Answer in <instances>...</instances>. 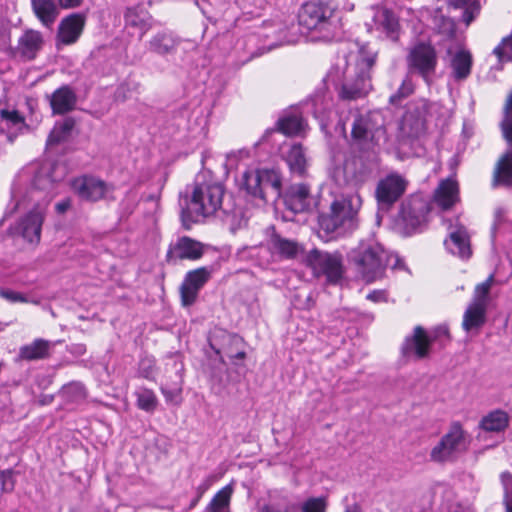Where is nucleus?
<instances>
[{"label":"nucleus","mask_w":512,"mask_h":512,"mask_svg":"<svg viewBox=\"0 0 512 512\" xmlns=\"http://www.w3.org/2000/svg\"><path fill=\"white\" fill-rule=\"evenodd\" d=\"M449 336L448 328L445 326H440L435 330V338L439 336Z\"/></svg>","instance_id":"obj_59"},{"label":"nucleus","mask_w":512,"mask_h":512,"mask_svg":"<svg viewBox=\"0 0 512 512\" xmlns=\"http://www.w3.org/2000/svg\"><path fill=\"white\" fill-rule=\"evenodd\" d=\"M247 220L243 218L242 212L240 210H234L231 215V229L235 231L237 228H240L246 225Z\"/></svg>","instance_id":"obj_52"},{"label":"nucleus","mask_w":512,"mask_h":512,"mask_svg":"<svg viewBox=\"0 0 512 512\" xmlns=\"http://www.w3.org/2000/svg\"><path fill=\"white\" fill-rule=\"evenodd\" d=\"M26 127L24 117L14 109L0 110V134L6 135L8 141H13Z\"/></svg>","instance_id":"obj_21"},{"label":"nucleus","mask_w":512,"mask_h":512,"mask_svg":"<svg viewBox=\"0 0 512 512\" xmlns=\"http://www.w3.org/2000/svg\"><path fill=\"white\" fill-rule=\"evenodd\" d=\"M241 186L247 193L262 199L261 178L259 170H248L242 175Z\"/></svg>","instance_id":"obj_41"},{"label":"nucleus","mask_w":512,"mask_h":512,"mask_svg":"<svg viewBox=\"0 0 512 512\" xmlns=\"http://www.w3.org/2000/svg\"><path fill=\"white\" fill-rule=\"evenodd\" d=\"M75 126V121L72 118H65L62 121L56 122L51 130L47 139V148L51 149L53 146L59 145L68 140L71 132Z\"/></svg>","instance_id":"obj_33"},{"label":"nucleus","mask_w":512,"mask_h":512,"mask_svg":"<svg viewBox=\"0 0 512 512\" xmlns=\"http://www.w3.org/2000/svg\"><path fill=\"white\" fill-rule=\"evenodd\" d=\"M297 505L287 497H281L278 501H271L259 507L258 512H297Z\"/></svg>","instance_id":"obj_44"},{"label":"nucleus","mask_w":512,"mask_h":512,"mask_svg":"<svg viewBox=\"0 0 512 512\" xmlns=\"http://www.w3.org/2000/svg\"><path fill=\"white\" fill-rule=\"evenodd\" d=\"M268 248L273 255L284 259L295 258L301 250L300 245L290 239L273 234L268 241Z\"/></svg>","instance_id":"obj_28"},{"label":"nucleus","mask_w":512,"mask_h":512,"mask_svg":"<svg viewBox=\"0 0 512 512\" xmlns=\"http://www.w3.org/2000/svg\"><path fill=\"white\" fill-rule=\"evenodd\" d=\"M72 188L80 199L92 202L105 198L113 191L112 185L92 176H83L74 179Z\"/></svg>","instance_id":"obj_15"},{"label":"nucleus","mask_w":512,"mask_h":512,"mask_svg":"<svg viewBox=\"0 0 512 512\" xmlns=\"http://www.w3.org/2000/svg\"><path fill=\"white\" fill-rule=\"evenodd\" d=\"M428 112V102L420 99L407 107L403 115L400 129L404 136L418 137L425 130V117Z\"/></svg>","instance_id":"obj_14"},{"label":"nucleus","mask_w":512,"mask_h":512,"mask_svg":"<svg viewBox=\"0 0 512 512\" xmlns=\"http://www.w3.org/2000/svg\"><path fill=\"white\" fill-rule=\"evenodd\" d=\"M211 274L212 270L208 267H201L186 274L180 287L183 306H190L196 301L200 289L211 278Z\"/></svg>","instance_id":"obj_18"},{"label":"nucleus","mask_w":512,"mask_h":512,"mask_svg":"<svg viewBox=\"0 0 512 512\" xmlns=\"http://www.w3.org/2000/svg\"><path fill=\"white\" fill-rule=\"evenodd\" d=\"M77 352L82 353L84 351V347L82 345L77 346Z\"/></svg>","instance_id":"obj_64"},{"label":"nucleus","mask_w":512,"mask_h":512,"mask_svg":"<svg viewBox=\"0 0 512 512\" xmlns=\"http://www.w3.org/2000/svg\"><path fill=\"white\" fill-rule=\"evenodd\" d=\"M229 357L231 359H244L245 358V352L244 351H240V352H237L235 355H229Z\"/></svg>","instance_id":"obj_61"},{"label":"nucleus","mask_w":512,"mask_h":512,"mask_svg":"<svg viewBox=\"0 0 512 512\" xmlns=\"http://www.w3.org/2000/svg\"><path fill=\"white\" fill-rule=\"evenodd\" d=\"M181 387L180 386H177V387H173L171 389L165 387V386H162L161 387V392L163 393L165 399L167 402L169 403H172L174 405H179L180 402H181Z\"/></svg>","instance_id":"obj_48"},{"label":"nucleus","mask_w":512,"mask_h":512,"mask_svg":"<svg viewBox=\"0 0 512 512\" xmlns=\"http://www.w3.org/2000/svg\"><path fill=\"white\" fill-rule=\"evenodd\" d=\"M200 499L201 497H199V495L197 494L196 497L191 501L189 508L193 509L198 504Z\"/></svg>","instance_id":"obj_62"},{"label":"nucleus","mask_w":512,"mask_h":512,"mask_svg":"<svg viewBox=\"0 0 512 512\" xmlns=\"http://www.w3.org/2000/svg\"><path fill=\"white\" fill-rule=\"evenodd\" d=\"M83 0H58L59 5L64 9L78 7Z\"/></svg>","instance_id":"obj_54"},{"label":"nucleus","mask_w":512,"mask_h":512,"mask_svg":"<svg viewBox=\"0 0 512 512\" xmlns=\"http://www.w3.org/2000/svg\"><path fill=\"white\" fill-rule=\"evenodd\" d=\"M1 490L3 492H11L14 489L15 481L13 479L12 470H0Z\"/></svg>","instance_id":"obj_49"},{"label":"nucleus","mask_w":512,"mask_h":512,"mask_svg":"<svg viewBox=\"0 0 512 512\" xmlns=\"http://www.w3.org/2000/svg\"><path fill=\"white\" fill-rule=\"evenodd\" d=\"M84 23L85 19L80 14H72L64 18L59 25V40L65 45L76 42L82 33Z\"/></svg>","instance_id":"obj_23"},{"label":"nucleus","mask_w":512,"mask_h":512,"mask_svg":"<svg viewBox=\"0 0 512 512\" xmlns=\"http://www.w3.org/2000/svg\"><path fill=\"white\" fill-rule=\"evenodd\" d=\"M472 56L466 50L458 51L451 60L453 77L456 80H464L471 73Z\"/></svg>","instance_id":"obj_36"},{"label":"nucleus","mask_w":512,"mask_h":512,"mask_svg":"<svg viewBox=\"0 0 512 512\" xmlns=\"http://www.w3.org/2000/svg\"><path fill=\"white\" fill-rule=\"evenodd\" d=\"M31 6L43 26L50 28L54 24L59 14L54 0H31Z\"/></svg>","instance_id":"obj_30"},{"label":"nucleus","mask_w":512,"mask_h":512,"mask_svg":"<svg viewBox=\"0 0 512 512\" xmlns=\"http://www.w3.org/2000/svg\"><path fill=\"white\" fill-rule=\"evenodd\" d=\"M406 61L410 73H417L430 84L438 63L436 50L431 44L419 42L414 45L409 50Z\"/></svg>","instance_id":"obj_10"},{"label":"nucleus","mask_w":512,"mask_h":512,"mask_svg":"<svg viewBox=\"0 0 512 512\" xmlns=\"http://www.w3.org/2000/svg\"><path fill=\"white\" fill-rule=\"evenodd\" d=\"M430 207L427 201L415 196L404 202L398 217V225L407 234L422 229L428 222Z\"/></svg>","instance_id":"obj_11"},{"label":"nucleus","mask_w":512,"mask_h":512,"mask_svg":"<svg viewBox=\"0 0 512 512\" xmlns=\"http://www.w3.org/2000/svg\"><path fill=\"white\" fill-rule=\"evenodd\" d=\"M203 255V244L190 237L183 236L170 247L167 258L196 260Z\"/></svg>","instance_id":"obj_20"},{"label":"nucleus","mask_w":512,"mask_h":512,"mask_svg":"<svg viewBox=\"0 0 512 512\" xmlns=\"http://www.w3.org/2000/svg\"><path fill=\"white\" fill-rule=\"evenodd\" d=\"M415 90V84L409 76H406L402 81L398 90L389 97V103L397 105L405 98L413 94Z\"/></svg>","instance_id":"obj_45"},{"label":"nucleus","mask_w":512,"mask_h":512,"mask_svg":"<svg viewBox=\"0 0 512 512\" xmlns=\"http://www.w3.org/2000/svg\"><path fill=\"white\" fill-rule=\"evenodd\" d=\"M376 27L393 42H397L400 36V25L393 12L382 9L374 16Z\"/></svg>","instance_id":"obj_27"},{"label":"nucleus","mask_w":512,"mask_h":512,"mask_svg":"<svg viewBox=\"0 0 512 512\" xmlns=\"http://www.w3.org/2000/svg\"><path fill=\"white\" fill-rule=\"evenodd\" d=\"M64 390L66 392L75 391L80 396L84 395V388H83V386L80 383H71V384L67 385L66 387H64Z\"/></svg>","instance_id":"obj_56"},{"label":"nucleus","mask_w":512,"mask_h":512,"mask_svg":"<svg viewBox=\"0 0 512 512\" xmlns=\"http://www.w3.org/2000/svg\"><path fill=\"white\" fill-rule=\"evenodd\" d=\"M407 181L398 174H389L381 179L376 187L375 196L381 206H391L405 192Z\"/></svg>","instance_id":"obj_17"},{"label":"nucleus","mask_w":512,"mask_h":512,"mask_svg":"<svg viewBox=\"0 0 512 512\" xmlns=\"http://www.w3.org/2000/svg\"><path fill=\"white\" fill-rule=\"evenodd\" d=\"M367 299L374 301V302L383 301V300H385V293H384V291L376 290V291L369 293L367 295Z\"/></svg>","instance_id":"obj_55"},{"label":"nucleus","mask_w":512,"mask_h":512,"mask_svg":"<svg viewBox=\"0 0 512 512\" xmlns=\"http://www.w3.org/2000/svg\"><path fill=\"white\" fill-rule=\"evenodd\" d=\"M70 205H71L70 200L67 199V200H63V201L57 203L55 208L58 213L62 214V213H65L69 209Z\"/></svg>","instance_id":"obj_57"},{"label":"nucleus","mask_w":512,"mask_h":512,"mask_svg":"<svg viewBox=\"0 0 512 512\" xmlns=\"http://www.w3.org/2000/svg\"><path fill=\"white\" fill-rule=\"evenodd\" d=\"M216 481V477L214 475L207 476L201 484L196 488V494L199 495V497H202L204 493L213 485V483Z\"/></svg>","instance_id":"obj_53"},{"label":"nucleus","mask_w":512,"mask_h":512,"mask_svg":"<svg viewBox=\"0 0 512 512\" xmlns=\"http://www.w3.org/2000/svg\"><path fill=\"white\" fill-rule=\"evenodd\" d=\"M278 129L287 136H296L303 133L306 129V123L297 111H291L279 118Z\"/></svg>","instance_id":"obj_32"},{"label":"nucleus","mask_w":512,"mask_h":512,"mask_svg":"<svg viewBox=\"0 0 512 512\" xmlns=\"http://www.w3.org/2000/svg\"><path fill=\"white\" fill-rule=\"evenodd\" d=\"M344 512H364V511L359 504L354 503L352 505L347 506Z\"/></svg>","instance_id":"obj_60"},{"label":"nucleus","mask_w":512,"mask_h":512,"mask_svg":"<svg viewBox=\"0 0 512 512\" xmlns=\"http://www.w3.org/2000/svg\"><path fill=\"white\" fill-rule=\"evenodd\" d=\"M51 342L44 339H35L32 343L24 345L19 350V359L34 361L46 359L50 355Z\"/></svg>","instance_id":"obj_31"},{"label":"nucleus","mask_w":512,"mask_h":512,"mask_svg":"<svg viewBox=\"0 0 512 512\" xmlns=\"http://www.w3.org/2000/svg\"><path fill=\"white\" fill-rule=\"evenodd\" d=\"M284 203L294 213L309 211L317 205L306 184L291 185L285 194Z\"/></svg>","instance_id":"obj_19"},{"label":"nucleus","mask_w":512,"mask_h":512,"mask_svg":"<svg viewBox=\"0 0 512 512\" xmlns=\"http://www.w3.org/2000/svg\"><path fill=\"white\" fill-rule=\"evenodd\" d=\"M262 199L266 198L268 191L275 196H279L281 192V177L278 171L273 169H260Z\"/></svg>","instance_id":"obj_37"},{"label":"nucleus","mask_w":512,"mask_h":512,"mask_svg":"<svg viewBox=\"0 0 512 512\" xmlns=\"http://www.w3.org/2000/svg\"><path fill=\"white\" fill-rule=\"evenodd\" d=\"M10 29L0 20V49H5L10 45Z\"/></svg>","instance_id":"obj_51"},{"label":"nucleus","mask_w":512,"mask_h":512,"mask_svg":"<svg viewBox=\"0 0 512 512\" xmlns=\"http://www.w3.org/2000/svg\"><path fill=\"white\" fill-rule=\"evenodd\" d=\"M377 52L362 47L357 54L339 58L328 74L339 96L354 100L365 96L371 89V70L375 65Z\"/></svg>","instance_id":"obj_1"},{"label":"nucleus","mask_w":512,"mask_h":512,"mask_svg":"<svg viewBox=\"0 0 512 512\" xmlns=\"http://www.w3.org/2000/svg\"><path fill=\"white\" fill-rule=\"evenodd\" d=\"M305 262L312 268L315 275H325L331 283L338 282L342 277L343 267L341 259L337 255L313 249L307 254Z\"/></svg>","instance_id":"obj_12"},{"label":"nucleus","mask_w":512,"mask_h":512,"mask_svg":"<svg viewBox=\"0 0 512 512\" xmlns=\"http://www.w3.org/2000/svg\"><path fill=\"white\" fill-rule=\"evenodd\" d=\"M77 97L72 88L65 85L50 96V105L54 114H64L74 109Z\"/></svg>","instance_id":"obj_25"},{"label":"nucleus","mask_w":512,"mask_h":512,"mask_svg":"<svg viewBox=\"0 0 512 512\" xmlns=\"http://www.w3.org/2000/svg\"><path fill=\"white\" fill-rule=\"evenodd\" d=\"M0 296L12 303H16V302L27 303L28 302V299L22 293H19L17 291H13V290H9V289H1Z\"/></svg>","instance_id":"obj_50"},{"label":"nucleus","mask_w":512,"mask_h":512,"mask_svg":"<svg viewBox=\"0 0 512 512\" xmlns=\"http://www.w3.org/2000/svg\"><path fill=\"white\" fill-rule=\"evenodd\" d=\"M468 448L466 432L459 422L451 424L447 433L432 448L430 459L436 463L453 461L460 453Z\"/></svg>","instance_id":"obj_8"},{"label":"nucleus","mask_w":512,"mask_h":512,"mask_svg":"<svg viewBox=\"0 0 512 512\" xmlns=\"http://www.w3.org/2000/svg\"><path fill=\"white\" fill-rule=\"evenodd\" d=\"M434 26L439 34H442L447 38H452L455 34V22L453 19L442 14H437L434 16Z\"/></svg>","instance_id":"obj_46"},{"label":"nucleus","mask_w":512,"mask_h":512,"mask_svg":"<svg viewBox=\"0 0 512 512\" xmlns=\"http://www.w3.org/2000/svg\"><path fill=\"white\" fill-rule=\"evenodd\" d=\"M44 39L41 32L34 29H26L18 39L17 52L21 57L32 60L42 49Z\"/></svg>","instance_id":"obj_22"},{"label":"nucleus","mask_w":512,"mask_h":512,"mask_svg":"<svg viewBox=\"0 0 512 512\" xmlns=\"http://www.w3.org/2000/svg\"><path fill=\"white\" fill-rule=\"evenodd\" d=\"M233 494V485L228 484L219 490L208 506L206 512H230V501Z\"/></svg>","instance_id":"obj_38"},{"label":"nucleus","mask_w":512,"mask_h":512,"mask_svg":"<svg viewBox=\"0 0 512 512\" xmlns=\"http://www.w3.org/2000/svg\"><path fill=\"white\" fill-rule=\"evenodd\" d=\"M434 201L443 210H448L459 201V188L455 180L440 182L434 193Z\"/></svg>","instance_id":"obj_24"},{"label":"nucleus","mask_w":512,"mask_h":512,"mask_svg":"<svg viewBox=\"0 0 512 512\" xmlns=\"http://www.w3.org/2000/svg\"><path fill=\"white\" fill-rule=\"evenodd\" d=\"M181 39L171 31H162L155 34L149 41V50L164 56L172 54L180 45Z\"/></svg>","instance_id":"obj_26"},{"label":"nucleus","mask_w":512,"mask_h":512,"mask_svg":"<svg viewBox=\"0 0 512 512\" xmlns=\"http://www.w3.org/2000/svg\"><path fill=\"white\" fill-rule=\"evenodd\" d=\"M66 174V168L55 162L45 161L41 164L34 178L35 189L31 191V198L39 200L40 190L46 191L42 202H37L34 208L19 222L17 229L20 235L31 244H38L41 238V229L46 208L53 198L54 184L61 181Z\"/></svg>","instance_id":"obj_2"},{"label":"nucleus","mask_w":512,"mask_h":512,"mask_svg":"<svg viewBox=\"0 0 512 512\" xmlns=\"http://www.w3.org/2000/svg\"><path fill=\"white\" fill-rule=\"evenodd\" d=\"M351 136L362 149H373L386 139V130L380 112L356 114L352 123Z\"/></svg>","instance_id":"obj_5"},{"label":"nucleus","mask_w":512,"mask_h":512,"mask_svg":"<svg viewBox=\"0 0 512 512\" xmlns=\"http://www.w3.org/2000/svg\"><path fill=\"white\" fill-rule=\"evenodd\" d=\"M493 182L494 185H512V149L508 150L497 162Z\"/></svg>","instance_id":"obj_34"},{"label":"nucleus","mask_w":512,"mask_h":512,"mask_svg":"<svg viewBox=\"0 0 512 512\" xmlns=\"http://www.w3.org/2000/svg\"><path fill=\"white\" fill-rule=\"evenodd\" d=\"M332 10L319 3H305L298 15L299 25L307 31L319 33V39L330 41L335 37V25L332 22Z\"/></svg>","instance_id":"obj_7"},{"label":"nucleus","mask_w":512,"mask_h":512,"mask_svg":"<svg viewBox=\"0 0 512 512\" xmlns=\"http://www.w3.org/2000/svg\"><path fill=\"white\" fill-rule=\"evenodd\" d=\"M224 187L216 181H201L197 178L188 206L189 220L197 222L215 214L221 207L224 196Z\"/></svg>","instance_id":"obj_4"},{"label":"nucleus","mask_w":512,"mask_h":512,"mask_svg":"<svg viewBox=\"0 0 512 512\" xmlns=\"http://www.w3.org/2000/svg\"><path fill=\"white\" fill-rule=\"evenodd\" d=\"M361 202L362 200L359 195L349 199H335L330 205L329 212L319 216L321 229L330 234L340 229L351 228Z\"/></svg>","instance_id":"obj_6"},{"label":"nucleus","mask_w":512,"mask_h":512,"mask_svg":"<svg viewBox=\"0 0 512 512\" xmlns=\"http://www.w3.org/2000/svg\"><path fill=\"white\" fill-rule=\"evenodd\" d=\"M449 7L464 9L463 22L468 26L480 13L481 5L478 0H447Z\"/></svg>","instance_id":"obj_40"},{"label":"nucleus","mask_w":512,"mask_h":512,"mask_svg":"<svg viewBox=\"0 0 512 512\" xmlns=\"http://www.w3.org/2000/svg\"><path fill=\"white\" fill-rule=\"evenodd\" d=\"M506 511L512 512V501H509V500L506 501Z\"/></svg>","instance_id":"obj_63"},{"label":"nucleus","mask_w":512,"mask_h":512,"mask_svg":"<svg viewBox=\"0 0 512 512\" xmlns=\"http://www.w3.org/2000/svg\"><path fill=\"white\" fill-rule=\"evenodd\" d=\"M501 479H502V482H503L506 490L508 489V487L510 485L512 486V475L510 473H508V472L502 473Z\"/></svg>","instance_id":"obj_58"},{"label":"nucleus","mask_w":512,"mask_h":512,"mask_svg":"<svg viewBox=\"0 0 512 512\" xmlns=\"http://www.w3.org/2000/svg\"><path fill=\"white\" fill-rule=\"evenodd\" d=\"M327 500L325 497H311L301 505V512H326Z\"/></svg>","instance_id":"obj_47"},{"label":"nucleus","mask_w":512,"mask_h":512,"mask_svg":"<svg viewBox=\"0 0 512 512\" xmlns=\"http://www.w3.org/2000/svg\"><path fill=\"white\" fill-rule=\"evenodd\" d=\"M124 19L127 26L142 30L141 36H143L151 27L149 23L150 17L142 8H128L125 12Z\"/></svg>","instance_id":"obj_39"},{"label":"nucleus","mask_w":512,"mask_h":512,"mask_svg":"<svg viewBox=\"0 0 512 512\" xmlns=\"http://www.w3.org/2000/svg\"><path fill=\"white\" fill-rule=\"evenodd\" d=\"M493 283L494 276L490 275L484 282L475 287L473 299L463 315L462 328L465 331H478L485 324L488 295Z\"/></svg>","instance_id":"obj_9"},{"label":"nucleus","mask_w":512,"mask_h":512,"mask_svg":"<svg viewBox=\"0 0 512 512\" xmlns=\"http://www.w3.org/2000/svg\"><path fill=\"white\" fill-rule=\"evenodd\" d=\"M503 119L500 123L501 131L504 139L512 144V91L508 94L504 107Z\"/></svg>","instance_id":"obj_42"},{"label":"nucleus","mask_w":512,"mask_h":512,"mask_svg":"<svg viewBox=\"0 0 512 512\" xmlns=\"http://www.w3.org/2000/svg\"><path fill=\"white\" fill-rule=\"evenodd\" d=\"M137 396V405L140 409L146 412H153L158 404L157 397L155 393L146 388L139 389L136 392Z\"/></svg>","instance_id":"obj_43"},{"label":"nucleus","mask_w":512,"mask_h":512,"mask_svg":"<svg viewBox=\"0 0 512 512\" xmlns=\"http://www.w3.org/2000/svg\"><path fill=\"white\" fill-rule=\"evenodd\" d=\"M284 159L292 174L304 176L308 168V159L301 144L295 143L285 153Z\"/></svg>","instance_id":"obj_29"},{"label":"nucleus","mask_w":512,"mask_h":512,"mask_svg":"<svg viewBox=\"0 0 512 512\" xmlns=\"http://www.w3.org/2000/svg\"><path fill=\"white\" fill-rule=\"evenodd\" d=\"M509 424V417L502 410H495L484 416L480 421V428L487 432L504 431Z\"/></svg>","instance_id":"obj_35"},{"label":"nucleus","mask_w":512,"mask_h":512,"mask_svg":"<svg viewBox=\"0 0 512 512\" xmlns=\"http://www.w3.org/2000/svg\"><path fill=\"white\" fill-rule=\"evenodd\" d=\"M433 338L422 326H416L411 335L406 336L401 347L404 357L421 360L429 357Z\"/></svg>","instance_id":"obj_16"},{"label":"nucleus","mask_w":512,"mask_h":512,"mask_svg":"<svg viewBox=\"0 0 512 512\" xmlns=\"http://www.w3.org/2000/svg\"><path fill=\"white\" fill-rule=\"evenodd\" d=\"M351 258L357 273L367 283L381 278L391 261H394L393 268L400 263L396 256L389 255L378 243L360 245L352 252Z\"/></svg>","instance_id":"obj_3"},{"label":"nucleus","mask_w":512,"mask_h":512,"mask_svg":"<svg viewBox=\"0 0 512 512\" xmlns=\"http://www.w3.org/2000/svg\"><path fill=\"white\" fill-rule=\"evenodd\" d=\"M446 223L449 231L448 239L444 242L446 249L461 259H468L472 254V250L470 235L467 229L458 219L454 221L448 220Z\"/></svg>","instance_id":"obj_13"}]
</instances>
